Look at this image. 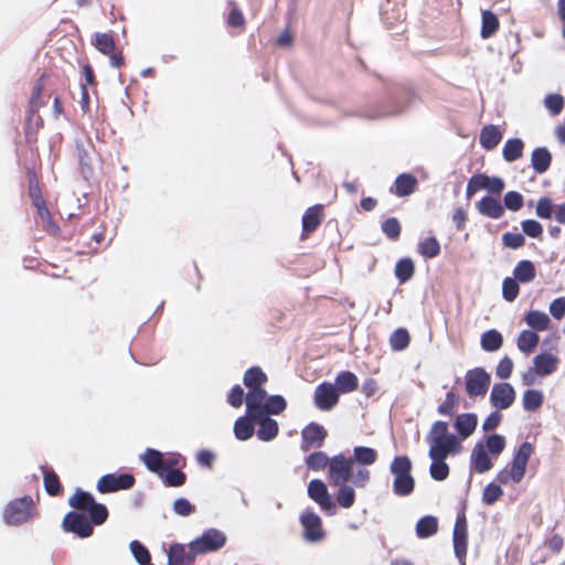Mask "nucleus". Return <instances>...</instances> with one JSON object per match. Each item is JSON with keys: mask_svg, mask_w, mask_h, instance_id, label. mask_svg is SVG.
I'll use <instances>...</instances> for the list:
<instances>
[{"mask_svg": "<svg viewBox=\"0 0 565 565\" xmlns=\"http://www.w3.org/2000/svg\"><path fill=\"white\" fill-rule=\"evenodd\" d=\"M457 403V395L454 392H448L446 394L445 401L438 406L437 411L443 416H451Z\"/></svg>", "mask_w": 565, "mask_h": 565, "instance_id": "680f3d73", "label": "nucleus"}, {"mask_svg": "<svg viewBox=\"0 0 565 565\" xmlns=\"http://www.w3.org/2000/svg\"><path fill=\"white\" fill-rule=\"evenodd\" d=\"M513 371V361L509 356H504L500 360L495 369V375L500 380H507L511 376Z\"/></svg>", "mask_w": 565, "mask_h": 565, "instance_id": "338daca9", "label": "nucleus"}, {"mask_svg": "<svg viewBox=\"0 0 565 565\" xmlns=\"http://www.w3.org/2000/svg\"><path fill=\"white\" fill-rule=\"evenodd\" d=\"M486 451L494 456L500 455L505 447V439L503 436L498 434L489 435L486 439Z\"/></svg>", "mask_w": 565, "mask_h": 565, "instance_id": "5fc2aeb1", "label": "nucleus"}, {"mask_svg": "<svg viewBox=\"0 0 565 565\" xmlns=\"http://www.w3.org/2000/svg\"><path fill=\"white\" fill-rule=\"evenodd\" d=\"M452 542L456 557L459 559L460 565H466L465 557L467 555L468 531L465 514L457 516L454 527Z\"/></svg>", "mask_w": 565, "mask_h": 565, "instance_id": "4468645a", "label": "nucleus"}, {"mask_svg": "<svg viewBox=\"0 0 565 565\" xmlns=\"http://www.w3.org/2000/svg\"><path fill=\"white\" fill-rule=\"evenodd\" d=\"M196 555L199 553H194L190 548L186 552L182 544H171L168 553V565H190L195 561Z\"/></svg>", "mask_w": 565, "mask_h": 565, "instance_id": "412c9836", "label": "nucleus"}, {"mask_svg": "<svg viewBox=\"0 0 565 565\" xmlns=\"http://www.w3.org/2000/svg\"><path fill=\"white\" fill-rule=\"evenodd\" d=\"M526 324L535 331H544L550 326V318L543 311L532 310L529 311L524 318Z\"/></svg>", "mask_w": 565, "mask_h": 565, "instance_id": "e433bc0d", "label": "nucleus"}, {"mask_svg": "<svg viewBox=\"0 0 565 565\" xmlns=\"http://www.w3.org/2000/svg\"><path fill=\"white\" fill-rule=\"evenodd\" d=\"M308 469L313 471H320L329 468L331 458L323 451H315L306 457L305 459Z\"/></svg>", "mask_w": 565, "mask_h": 565, "instance_id": "a19ab883", "label": "nucleus"}, {"mask_svg": "<svg viewBox=\"0 0 565 565\" xmlns=\"http://www.w3.org/2000/svg\"><path fill=\"white\" fill-rule=\"evenodd\" d=\"M523 407L525 411L534 412L543 404V394L537 390H527L523 394Z\"/></svg>", "mask_w": 565, "mask_h": 565, "instance_id": "49530a36", "label": "nucleus"}, {"mask_svg": "<svg viewBox=\"0 0 565 565\" xmlns=\"http://www.w3.org/2000/svg\"><path fill=\"white\" fill-rule=\"evenodd\" d=\"M478 424V417L473 413H465L457 416L454 427L461 438H468L473 434Z\"/></svg>", "mask_w": 565, "mask_h": 565, "instance_id": "393cba45", "label": "nucleus"}, {"mask_svg": "<svg viewBox=\"0 0 565 565\" xmlns=\"http://www.w3.org/2000/svg\"><path fill=\"white\" fill-rule=\"evenodd\" d=\"M286 401L281 395H271L268 396L265 404L264 411L266 412V416L278 415L286 409Z\"/></svg>", "mask_w": 565, "mask_h": 565, "instance_id": "8fccbe9b", "label": "nucleus"}, {"mask_svg": "<svg viewBox=\"0 0 565 565\" xmlns=\"http://www.w3.org/2000/svg\"><path fill=\"white\" fill-rule=\"evenodd\" d=\"M471 467L478 473H483L491 469L492 461L486 451L484 444L477 443L471 451Z\"/></svg>", "mask_w": 565, "mask_h": 565, "instance_id": "5701e85b", "label": "nucleus"}, {"mask_svg": "<svg viewBox=\"0 0 565 565\" xmlns=\"http://www.w3.org/2000/svg\"><path fill=\"white\" fill-rule=\"evenodd\" d=\"M438 531L437 518L426 515L420 518L416 523V535L419 539H427L436 534Z\"/></svg>", "mask_w": 565, "mask_h": 565, "instance_id": "473e14b6", "label": "nucleus"}, {"mask_svg": "<svg viewBox=\"0 0 565 565\" xmlns=\"http://www.w3.org/2000/svg\"><path fill=\"white\" fill-rule=\"evenodd\" d=\"M159 477L168 487H181L184 484L186 476L180 469H164Z\"/></svg>", "mask_w": 565, "mask_h": 565, "instance_id": "a18cd8bd", "label": "nucleus"}, {"mask_svg": "<svg viewBox=\"0 0 565 565\" xmlns=\"http://www.w3.org/2000/svg\"><path fill=\"white\" fill-rule=\"evenodd\" d=\"M558 366V358L550 352L537 354L533 359V367L540 376H547L554 373Z\"/></svg>", "mask_w": 565, "mask_h": 565, "instance_id": "b1692460", "label": "nucleus"}, {"mask_svg": "<svg viewBox=\"0 0 565 565\" xmlns=\"http://www.w3.org/2000/svg\"><path fill=\"white\" fill-rule=\"evenodd\" d=\"M327 433L324 428L316 423L307 425L301 431V450L308 451L312 447L322 446Z\"/></svg>", "mask_w": 565, "mask_h": 565, "instance_id": "a211bd4d", "label": "nucleus"}, {"mask_svg": "<svg viewBox=\"0 0 565 565\" xmlns=\"http://www.w3.org/2000/svg\"><path fill=\"white\" fill-rule=\"evenodd\" d=\"M491 384V376L483 367L468 370L465 375L466 393L469 397H483Z\"/></svg>", "mask_w": 565, "mask_h": 565, "instance_id": "6e6552de", "label": "nucleus"}, {"mask_svg": "<svg viewBox=\"0 0 565 565\" xmlns=\"http://www.w3.org/2000/svg\"><path fill=\"white\" fill-rule=\"evenodd\" d=\"M315 405L320 411H330L339 401V393L329 382L319 384L315 390Z\"/></svg>", "mask_w": 565, "mask_h": 565, "instance_id": "dca6fc26", "label": "nucleus"}, {"mask_svg": "<svg viewBox=\"0 0 565 565\" xmlns=\"http://www.w3.org/2000/svg\"><path fill=\"white\" fill-rule=\"evenodd\" d=\"M95 47L103 54L109 55L115 50L114 38L108 33H96L94 40Z\"/></svg>", "mask_w": 565, "mask_h": 565, "instance_id": "3c124183", "label": "nucleus"}, {"mask_svg": "<svg viewBox=\"0 0 565 565\" xmlns=\"http://www.w3.org/2000/svg\"><path fill=\"white\" fill-rule=\"evenodd\" d=\"M328 469V477L333 486L351 481L356 488H365L371 479L369 469L363 467L354 469L353 459L342 454L331 458Z\"/></svg>", "mask_w": 565, "mask_h": 565, "instance_id": "f257e3e1", "label": "nucleus"}, {"mask_svg": "<svg viewBox=\"0 0 565 565\" xmlns=\"http://www.w3.org/2000/svg\"><path fill=\"white\" fill-rule=\"evenodd\" d=\"M489 399L494 408L507 409L514 403L515 391L510 383H497L492 386Z\"/></svg>", "mask_w": 565, "mask_h": 565, "instance_id": "2eb2a0df", "label": "nucleus"}, {"mask_svg": "<svg viewBox=\"0 0 565 565\" xmlns=\"http://www.w3.org/2000/svg\"><path fill=\"white\" fill-rule=\"evenodd\" d=\"M532 452L533 446L527 441L523 443L515 452L511 465L498 473L497 480L502 484H507L511 481L515 483L520 482L525 475Z\"/></svg>", "mask_w": 565, "mask_h": 565, "instance_id": "39448f33", "label": "nucleus"}, {"mask_svg": "<svg viewBox=\"0 0 565 565\" xmlns=\"http://www.w3.org/2000/svg\"><path fill=\"white\" fill-rule=\"evenodd\" d=\"M502 494H503V491L500 488V486L494 484V483H489L483 490L482 501L486 504L491 505V504L495 503Z\"/></svg>", "mask_w": 565, "mask_h": 565, "instance_id": "052dcab7", "label": "nucleus"}, {"mask_svg": "<svg viewBox=\"0 0 565 565\" xmlns=\"http://www.w3.org/2000/svg\"><path fill=\"white\" fill-rule=\"evenodd\" d=\"M426 440L429 451H461L459 438L448 431V424L443 420H437L431 425Z\"/></svg>", "mask_w": 565, "mask_h": 565, "instance_id": "423d86ee", "label": "nucleus"}, {"mask_svg": "<svg viewBox=\"0 0 565 565\" xmlns=\"http://www.w3.org/2000/svg\"><path fill=\"white\" fill-rule=\"evenodd\" d=\"M299 521L303 530L302 536L306 542L318 543L326 537L321 518L313 511L309 509L305 510Z\"/></svg>", "mask_w": 565, "mask_h": 565, "instance_id": "9d476101", "label": "nucleus"}, {"mask_svg": "<svg viewBox=\"0 0 565 565\" xmlns=\"http://www.w3.org/2000/svg\"><path fill=\"white\" fill-rule=\"evenodd\" d=\"M266 399L267 392L263 387L248 390L245 398L247 416L250 418L266 413L264 411Z\"/></svg>", "mask_w": 565, "mask_h": 565, "instance_id": "6ab92c4d", "label": "nucleus"}, {"mask_svg": "<svg viewBox=\"0 0 565 565\" xmlns=\"http://www.w3.org/2000/svg\"><path fill=\"white\" fill-rule=\"evenodd\" d=\"M414 275V263L409 258H402L396 263L395 276L401 284L408 281Z\"/></svg>", "mask_w": 565, "mask_h": 565, "instance_id": "c03bdc74", "label": "nucleus"}, {"mask_svg": "<svg viewBox=\"0 0 565 565\" xmlns=\"http://www.w3.org/2000/svg\"><path fill=\"white\" fill-rule=\"evenodd\" d=\"M544 106L553 116H556L564 107V98L559 94H550L544 98Z\"/></svg>", "mask_w": 565, "mask_h": 565, "instance_id": "4d7b16f0", "label": "nucleus"}, {"mask_svg": "<svg viewBox=\"0 0 565 565\" xmlns=\"http://www.w3.org/2000/svg\"><path fill=\"white\" fill-rule=\"evenodd\" d=\"M539 342V335L536 334V332L531 330H523L516 339L518 349L526 355H529L535 350Z\"/></svg>", "mask_w": 565, "mask_h": 565, "instance_id": "c756f323", "label": "nucleus"}, {"mask_svg": "<svg viewBox=\"0 0 565 565\" xmlns=\"http://www.w3.org/2000/svg\"><path fill=\"white\" fill-rule=\"evenodd\" d=\"M321 222V205L309 207L302 216V231L306 234L313 232Z\"/></svg>", "mask_w": 565, "mask_h": 565, "instance_id": "f704fd0d", "label": "nucleus"}, {"mask_svg": "<svg viewBox=\"0 0 565 565\" xmlns=\"http://www.w3.org/2000/svg\"><path fill=\"white\" fill-rule=\"evenodd\" d=\"M417 180L408 173L399 174L395 180V193L398 196H407L413 193Z\"/></svg>", "mask_w": 565, "mask_h": 565, "instance_id": "ea45409f", "label": "nucleus"}, {"mask_svg": "<svg viewBox=\"0 0 565 565\" xmlns=\"http://www.w3.org/2000/svg\"><path fill=\"white\" fill-rule=\"evenodd\" d=\"M353 463L358 462L362 466H371L377 459V451L371 447L356 446L353 448Z\"/></svg>", "mask_w": 565, "mask_h": 565, "instance_id": "c9c22d12", "label": "nucleus"}, {"mask_svg": "<svg viewBox=\"0 0 565 565\" xmlns=\"http://www.w3.org/2000/svg\"><path fill=\"white\" fill-rule=\"evenodd\" d=\"M308 495L319 504L321 510L329 515L337 513V505L328 492L326 483L319 479H313L308 484Z\"/></svg>", "mask_w": 565, "mask_h": 565, "instance_id": "9b49d317", "label": "nucleus"}, {"mask_svg": "<svg viewBox=\"0 0 565 565\" xmlns=\"http://www.w3.org/2000/svg\"><path fill=\"white\" fill-rule=\"evenodd\" d=\"M252 420L259 424L257 437L263 441L274 439L278 434V424L275 419L266 416V413L260 416L250 417Z\"/></svg>", "mask_w": 565, "mask_h": 565, "instance_id": "4be33fe9", "label": "nucleus"}, {"mask_svg": "<svg viewBox=\"0 0 565 565\" xmlns=\"http://www.w3.org/2000/svg\"><path fill=\"white\" fill-rule=\"evenodd\" d=\"M413 463L407 456H396L390 465V471L394 476L393 492L398 497L409 495L415 488V479L412 476Z\"/></svg>", "mask_w": 565, "mask_h": 565, "instance_id": "f03ea898", "label": "nucleus"}, {"mask_svg": "<svg viewBox=\"0 0 565 565\" xmlns=\"http://www.w3.org/2000/svg\"><path fill=\"white\" fill-rule=\"evenodd\" d=\"M535 266L531 260H520L513 269V278L522 284H527L535 278Z\"/></svg>", "mask_w": 565, "mask_h": 565, "instance_id": "7c9ffc66", "label": "nucleus"}, {"mask_svg": "<svg viewBox=\"0 0 565 565\" xmlns=\"http://www.w3.org/2000/svg\"><path fill=\"white\" fill-rule=\"evenodd\" d=\"M134 484L135 478L131 473H107L98 480L97 490L100 493H109L130 489L134 487Z\"/></svg>", "mask_w": 565, "mask_h": 565, "instance_id": "f8f14e48", "label": "nucleus"}, {"mask_svg": "<svg viewBox=\"0 0 565 565\" xmlns=\"http://www.w3.org/2000/svg\"><path fill=\"white\" fill-rule=\"evenodd\" d=\"M62 527L67 533H73L81 539L93 534V525L84 511H71L63 519Z\"/></svg>", "mask_w": 565, "mask_h": 565, "instance_id": "1a4fd4ad", "label": "nucleus"}, {"mask_svg": "<svg viewBox=\"0 0 565 565\" xmlns=\"http://www.w3.org/2000/svg\"><path fill=\"white\" fill-rule=\"evenodd\" d=\"M44 487L49 494L55 495L61 490V483L57 475L54 471L44 470Z\"/></svg>", "mask_w": 565, "mask_h": 565, "instance_id": "bf43d9fd", "label": "nucleus"}, {"mask_svg": "<svg viewBox=\"0 0 565 565\" xmlns=\"http://www.w3.org/2000/svg\"><path fill=\"white\" fill-rule=\"evenodd\" d=\"M503 344L502 334L495 330L491 329L481 334L480 345L487 352H495Z\"/></svg>", "mask_w": 565, "mask_h": 565, "instance_id": "2f4dec72", "label": "nucleus"}, {"mask_svg": "<svg viewBox=\"0 0 565 565\" xmlns=\"http://www.w3.org/2000/svg\"><path fill=\"white\" fill-rule=\"evenodd\" d=\"M502 244L508 248L518 249L525 244V238L521 233L507 232L502 235Z\"/></svg>", "mask_w": 565, "mask_h": 565, "instance_id": "13d9d810", "label": "nucleus"}, {"mask_svg": "<svg viewBox=\"0 0 565 565\" xmlns=\"http://www.w3.org/2000/svg\"><path fill=\"white\" fill-rule=\"evenodd\" d=\"M382 231L388 238L396 239L401 234L399 222L395 217H390L382 223Z\"/></svg>", "mask_w": 565, "mask_h": 565, "instance_id": "e2e57ef3", "label": "nucleus"}, {"mask_svg": "<svg viewBox=\"0 0 565 565\" xmlns=\"http://www.w3.org/2000/svg\"><path fill=\"white\" fill-rule=\"evenodd\" d=\"M523 195L516 191H509L504 194L503 206L512 212L519 211L523 206Z\"/></svg>", "mask_w": 565, "mask_h": 565, "instance_id": "6e6d98bb", "label": "nucleus"}, {"mask_svg": "<svg viewBox=\"0 0 565 565\" xmlns=\"http://www.w3.org/2000/svg\"><path fill=\"white\" fill-rule=\"evenodd\" d=\"M554 211L552 200L548 198H541L536 204V215L541 218H551Z\"/></svg>", "mask_w": 565, "mask_h": 565, "instance_id": "774afa93", "label": "nucleus"}, {"mask_svg": "<svg viewBox=\"0 0 565 565\" xmlns=\"http://www.w3.org/2000/svg\"><path fill=\"white\" fill-rule=\"evenodd\" d=\"M552 154L545 147L533 150L531 156V166L535 172L542 174L546 172L551 166Z\"/></svg>", "mask_w": 565, "mask_h": 565, "instance_id": "cd10ccee", "label": "nucleus"}, {"mask_svg": "<svg viewBox=\"0 0 565 565\" xmlns=\"http://www.w3.org/2000/svg\"><path fill=\"white\" fill-rule=\"evenodd\" d=\"M460 451H428V456L431 459L429 467L430 477L436 481H443L449 476V466L446 463V459L449 455H457Z\"/></svg>", "mask_w": 565, "mask_h": 565, "instance_id": "f3484780", "label": "nucleus"}, {"mask_svg": "<svg viewBox=\"0 0 565 565\" xmlns=\"http://www.w3.org/2000/svg\"><path fill=\"white\" fill-rule=\"evenodd\" d=\"M502 139L500 129L494 125L484 126L481 129L479 141L486 150L494 149Z\"/></svg>", "mask_w": 565, "mask_h": 565, "instance_id": "bb28decb", "label": "nucleus"}, {"mask_svg": "<svg viewBox=\"0 0 565 565\" xmlns=\"http://www.w3.org/2000/svg\"><path fill=\"white\" fill-rule=\"evenodd\" d=\"M140 458L149 471L159 476L164 470V456L161 451L147 448Z\"/></svg>", "mask_w": 565, "mask_h": 565, "instance_id": "a878e982", "label": "nucleus"}, {"mask_svg": "<svg viewBox=\"0 0 565 565\" xmlns=\"http://www.w3.org/2000/svg\"><path fill=\"white\" fill-rule=\"evenodd\" d=\"M521 227L524 234L532 238H537L543 233V226L535 220H525L521 222Z\"/></svg>", "mask_w": 565, "mask_h": 565, "instance_id": "0e129e2a", "label": "nucleus"}, {"mask_svg": "<svg viewBox=\"0 0 565 565\" xmlns=\"http://www.w3.org/2000/svg\"><path fill=\"white\" fill-rule=\"evenodd\" d=\"M227 541L226 534L217 529L211 527L202 533L201 536L189 543V548L199 555L216 552L221 550Z\"/></svg>", "mask_w": 565, "mask_h": 565, "instance_id": "0eeeda50", "label": "nucleus"}, {"mask_svg": "<svg viewBox=\"0 0 565 565\" xmlns=\"http://www.w3.org/2000/svg\"><path fill=\"white\" fill-rule=\"evenodd\" d=\"M476 206L481 215L489 218L499 220L504 214V206L492 195H484Z\"/></svg>", "mask_w": 565, "mask_h": 565, "instance_id": "aec40b11", "label": "nucleus"}, {"mask_svg": "<svg viewBox=\"0 0 565 565\" xmlns=\"http://www.w3.org/2000/svg\"><path fill=\"white\" fill-rule=\"evenodd\" d=\"M234 434L238 440H247L254 434V426L247 417H239L234 424Z\"/></svg>", "mask_w": 565, "mask_h": 565, "instance_id": "de8ad7c7", "label": "nucleus"}, {"mask_svg": "<svg viewBox=\"0 0 565 565\" xmlns=\"http://www.w3.org/2000/svg\"><path fill=\"white\" fill-rule=\"evenodd\" d=\"M76 150L79 172L85 180H90L94 175L95 148L89 140L86 142L77 141Z\"/></svg>", "mask_w": 565, "mask_h": 565, "instance_id": "ddd939ff", "label": "nucleus"}, {"mask_svg": "<svg viewBox=\"0 0 565 565\" xmlns=\"http://www.w3.org/2000/svg\"><path fill=\"white\" fill-rule=\"evenodd\" d=\"M129 548H130V552H131L135 561L139 565H145V564L150 563V561H151L150 552L139 541H137V540L131 541L129 543Z\"/></svg>", "mask_w": 565, "mask_h": 565, "instance_id": "09e8293b", "label": "nucleus"}, {"mask_svg": "<svg viewBox=\"0 0 565 565\" xmlns=\"http://www.w3.org/2000/svg\"><path fill=\"white\" fill-rule=\"evenodd\" d=\"M499 28V21L491 11H482L481 38L488 39L495 33Z\"/></svg>", "mask_w": 565, "mask_h": 565, "instance_id": "79ce46f5", "label": "nucleus"}, {"mask_svg": "<svg viewBox=\"0 0 565 565\" xmlns=\"http://www.w3.org/2000/svg\"><path fill=\"white\" fill-rule=\"evenodd\" d=\"M524 143L519 138L508 139L504 143L502 156L507 162H513L523 154Z\"/></svg>", "mask_w": 565, "mask_h": 565, "instance_id": "72a5a7b5", "label": "nucleus"}, {"mask_svg": "<svg viewBox=\"0 0 565 565\" xmlns=\"http://www.w3.org/2000/svg\"><path fill=\"white\" fill-rule=\"evenodd\" d=\"M34 514L33 499L30 495H23L7 503L3 509L2 520L8 526H21L30 522Z\"/></svg>", "mask_w": 565, "mask_h": 565, "instance_id": "7ed1b4c3", "label": "nucleus"}, {"mask_svg": "<svg viewBox=\"0 0 565 565\" xmlns=\"http://www.w3.org/2000/svg\"><path fill=\"white\" fill-rule=\"evenodd\" d=\"M335 486L339 487L335 494L338 504L344 509L351 508L355 502V491L353 487L349 486L348 482L339 483Z\"/></svg>", "mask_w": 565, "mask_h": 565, "instance_id": "58836bf2", "label": "nucleus"}, {"mask_svg": "<svg viewBox=\"0 0 565 565\" xmlns=\"http://www.w3.org/2000/svg\"><path fill=\"white\" fill-rule=\"evenodd\" d=\"M173 511L181 516H188L195 511V507L185 498H179L173 502Z\"/></svg>", "mask_w": 565, "mask_h": 565, "instance_id": "69168bd1", "label": "nucleus"}, {"mask_svg": "<svg viewBox=\"0 0 565 565\" xmlns=\"http://www.w3.org/2000/svg\"><path fill=\"white\" fill-rule=\"evenodd\" d=\"M390 343L393 350L402 351L406 349L409 344V334L406 329H397L395 330L391 338Z\"/></svg>", "mask_w": 565, "mask_h": 565, "instance_id": "864d4df0", "label": "nucleus"}, {"mask_svg": "<svg viewBox=\"0 0 565 565\" xmlns=\"http://www.w3.org/2000/svg\"><path fill=\"white\" fill-rule=\"evenodd\" d=\"M418 252L425 258H435L440 253V245L435 237H426L418 243Z\"/></svg>", "mask_w": 565, "mask_h": 565, "instance_id": "37998d69", "label": "nucleus"}, {"mask_svg": "<svg viewBox=\"0 0 565 565\" xmlns=\"http://www.w3.org/2000/svg\"><path fill=\"white\" fill-rule=\"evenodd\" d=\"M519 282L520 281L513 277L504 278L502 282V296L507 301L512 302L518 298L520 292Z\"/></svg>", "mask_w": 565, "mask_h": 565, "instance_id": "603ef678", "label": "nucleus"}, {"mask_svg": "<svg viewBox=\"0 0 565 565\" xmlns=\"http://www.w3.org/2000/svg\"><path fill=\"white\" fill-rule=\"evenodd\" d=\"M266 381H267V375L258 366L249 367L245 372L244 379H243V382L248 390L262 387V385Z\"/></svg>", "mask_w": 565, "mask_h": 565, "instance_id": "4c0bfd02", "label": "nucleus"}, {"mask_svg": "<svg viewBox=\"0 0 565 565\" xmlns=\"http://www.w3.org/2000/svg\"><path fill=\"white\" fill-rule=\"evenodd\" d=\"M68 505L75 510L87 512L92 525H102L108 518L106 505L97 503L89 492L81 489H77L75 493L70 497Z\"/></svg>", "mask_w": 565, "mask_h": 565, "instance_id": "20e7f679", "label": "nucleus"}, {"mask_svg": "<svg viewBox=\"0 0 565 565\" xmlns=\"http://www.w3.org/2000/svg\"><path fill=\"white\" fill-rule=\"evenodd\" d=\"M338 393H351L358 388L359 381L354 373L350 371H342L335 377L333 384Z\"/></svg>", "mask_w": 565, "mask_h": 565, "instance_id": "c85d7f7f", "label": "nucleus"}]
</instances>
